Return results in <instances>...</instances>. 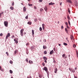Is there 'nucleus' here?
I'll use <instances>...</instances> for the list:
<instances>
[{
	"mask_svg": "<svg viewBox=\"0 0 78 78\" xmlns=\"http://www.w3.org/2000/svg\"><path fill=\"white\" fill-rule=\"evenodd\" d=\"M23 31H24L23 29H21L20 30V35L21 36H23Z\"/></svg>",
	"mask_w": 78,
	"mask_h": 78,
	"instance_id": "obj_1",
	"label": "nucleus"
},
{
	"mask_svg": "<svg viewBox=\"0 0 78 78\" xmlns=\"http://www.w3.org/2000/svg\"><path fill=\"white\" fill-rule=\"evenodd\" d=\"M4 25H5V27H8V25L9 23L8 22V21H4Z\"/></svg>",
	"mask_w": 78,
	"mask_h": 78,
	"instance_id": "obj_2",
	"label": "nucleus"
},
{
	"mask_svg": "<svg viewBox=\"0 0 78 78\" xmlns=\"http://www.w3.org/2000/svg\"><path fill=\"white\" fill-rule=\"evenodd\" d=\"M43 70H45V71L48 73V69L47 68V67H46V66H44V68H43Z\"/></svg>",
	"mask_w": 78,
	"mask_h": 78,
	"instance_id": "obj_3",
	"label": "nucleus"
},
{
	"mask_svg": "<svg viewBox=\"0 0 78 78\" xmlns=\"http://www.w3.org/2000/svg\"><path fill=\"white\" fill-rule=\"evenodd\" d=\"M10 33H8L7 34V35L6 36V37L5 39H8V37H10Z\"/></svg>",
	"mask_w": 78,
	"mask_h": 78,
	"instance_id": "obj_4",
	"label": "nucleus"
},
{
	"mask_svg": "<svg viewBox=\"0 0 78 78\" xmlns=\"http://www.w3.org/2000/svg\"><path fill=\"white\" fill-rule=\"evenodd\" d=\"M23 11L24 12H26L27 9L25 7H23Z\"/></svg>",
	"mask_w": 78,
	"mask_h": 78,
	"instance_id": "obj_5",
	"label": "nucleus"
},
{
	"mask_svg": "<svg viewBox=\"0 0 78 78\" xmlns=\"http://www.w3.org/2000/svg\"><path fill=\"white\" fill-rule=\"evenodd\" d=\"M66 1L68 3H72V1H70V0H66Z\"/></svg>",
	"mask_w": 78,
	"mask_h": 78,
	"instance_id": "obj_6",
	"label": "nucleus"
},
{
	"mask_svg": "<svg viewBox=\"0 0 78 78\" xmlns=\"http://www.w3.org/2000/svg\"><path fill=\"white\" fill-rule=\"evenodd\" d=\"M48 8L46 6H45L44 7V9H45V11H47V10Z\"/></svg>",
	"mask_w": 78,
	"mask_h": 78,
	"instance_id": "obj_7",
	"label": "nucleus"
},
{
	"mask_svg": "<svg viewBox=\"0 0 78 78\" xmlns=\"http://www.w3.org/2000/svg\"><path fill=\"white\" fill-rule=\"evenodd\" d=\"M55 3H52V2H51L49 3V5H54Z\"/></svg>",
	"mask_w": 78,
	"mask_h": 78,
	"instance_id": "obj_8",
	"label": "nucleus"
},
{
	"mask_svg": "<svg viewBox=\"0 0 78 78\" xmlns=\"http://www.w3.org/2000/svg\"><path fill=\"white\" fill-rule=\"evenodd\" d=\"M42 28L43 29V30H44L45 29V27H44L45 24H42Z\"/></svg>",
	"mask_w": 78,
	"mask_h": 78,
	"instance_id": "obj_9",
	"label": "nucleus"
},
{
	"mask_svg": "<svg viewBox=\"0 0 78 78\" xmlns=\"http://www.w3.org/2000/svg\"><path fill=\"white\" fill-rule=\"evenodd\" d=\"M29 62L30 64H33V62L31 60H29Z\"/></svg>",
	"mask_w": 78,
	"mask_h": 78,
	"instance_id": "obj_10",
	"label": "nucleus"
},
{
	"mask_svg": "<svg viewBox=\"0 0 78 78\" xmlns=\"http://www.w3.org/2000/svg\"><path fill=\"white\" fill-rule=\"evenodd\" d=\"M53 52H54V51L53 50H52V51H51L50 53V55H52Z\"/></svg>",
	"mask_w": 78,
	"mask_h": 78,
	"instance_id": "obj_11",
	"label": "nucleus"
},
{
	"mask_svg": "<svg viewBox=\"0 0 78 78\" xmlns=\"http://www.w3.org/2000/svg\"><path fill=\"white\" fill-rule=\"evenodd\" d=\"M43 58L44 59V60H47V58L46 57H43Z\"/></svg>",
	"mask_w": 78,
	"mask_h": 78,
	"instance_id": "obj_12",
	"label": "nucleus"
},
{
	"mask_svg": "<svg viewBox=\"0 0 78 78\" xmlns=\"http://www.w3.org/2000/svg\"><path fill=\"white\" fill-rule=\"evenodd\" d=\"M58 71V69L57 68H55V73H57V72Z\"/></svg>",
	"mask_w": 78,
	"mask_h": 78,
	"instance_id": "obj_13",
	"label": "nucleus"
},
{
	"mask_svg": "<svg viewBox=\"0 0 78 78\" xmlns=\"http://www.w3.org/2000/svg\"><path fill=\"white\" fill-rule=\"evenodd\" d=\"M65 30L66 31V33H68L69 32V31H68L67 30V28H65Z\"/></svg>",
	"mask_w": 78,
	"mask_h": 78,
	"instance_id": "obj_14",
	"label": "nucleus"
},
{
	"mask_svg": "<svg viewBox=\"0 0 78 78\" xmlns=\"http://www.w3.org/2000/svg\"><path fill=\"white\" fill-rule=\"evenodd\" d=\"M27 24H28L29 25H31L32 24V22H28L27 23Z\"/></svg>",
	"mask_w": 78,
	"mask_h": 78,
	"instance_id": "obj_15",
	"label": "nucleus"
},
{
	"mask_svg": "<svg viewBox=\"0 0 78 78\" xmlns=\"http://www.w3.org/2000/svg\"><path fill=\"white\" fill-rule=\"evenodd\" d=\"M14 41L15 42L16 44H17L18 42V40H16V39H14Z\"/></svg>",
	"mask_w": 78,
	"mask_h": 78,
	"instance_id": "obj_16",
	"label": "nucleus"
},
{
	"mask_svg": "<svg viewBox=\"0 0 78 78\" xmlns=\"http://www.w3.org/2000/svg\"><path fill=\"white\" fill-rule=\"evenodd\" d=\"M4 12H2V13H0V17H1V16H2V15H2H3Z\"/></svg>",
	"mask_w": 78,
	"mask_h": 78,
	"instance_id": "obj_17",
	"label": "nucleus"
},
{
	"mask_svg": "<svg viewBox=\"0 0 78 78\" xmlns=\"http://www.w3.org/2000/svg\"><path fill=\"white\" fill-rule=\"evenodd\" d=\"M10 9L11 10H13L14 9V8L13 7L11 6L10 8Z\"/></svg>",
	"mask_w": 78,
	"mask_h": 78,
	"instance_id": "obj_18",
	"label": "nucleus"
},
{
	"mask_svg": "<svg viewBox=\"0 0 78 78\" xmlns=\"http://www.w3.org/2000/svg\"><path fill=\"white\" fill-rule=\"evenodd\" d=\"M32 34L33 36H34V30H32Z\"/></svg>",
	"mask_w": 78,
	"mask_h": 78,
	"instance_id": "obj_19",
	"label": "nucleus"
},
{
	"mask_svg": "<svg viewBox=\"0 0 78 78\" xmlns=\"http://www.w3.org/2000/svg\"><path fill=\"white\" fill-rule=\"evenodd\" d=\"M47 47L46 46H44V45L43 46V48H44V49H46V48H47Z\"/></svg>",
	"mask_w": 78,
	"mask_h": 78,
	"instance_id": "obj_20",
	"label": "nucleus"
},
{
	"mask_svg": "<svg viewBox=\"0 0 78 78\" xmlns=\"http://www.w3.org/2000/svg\"><path fill=\"white\" fill-rule=\"evenodd\" d=\"M73 36H71L70 37V39H71V40L72 41L73 39Z\"/></svg>",
	"mask_w": 78,
	"mask_h": 78,
	"instance_id": "obj_21",
	"label": "nucleus"
},
{
	"mask_svg": "<svg viewBox=\"0 0 78 78\" xmlns=\"http://www.w3.org/2000/svg\"><path fill=\"white\" fill-rule=\"evenodd\" d=\"M72 42L73 43L74 42H75V40L74 39V38L73 37V39H72Z\"/></svg>",
	"mask_w": 78,
	"mask_h": 78,
	"instance_id": "obj_22",
	"label": "nucleus"
},
{
	"mask_svg": "<svg viewBox=\"0 0 78 78\" xmlns=\"http://www.w3.org/2000/svg\"><path fill=\"white\" fill-rule=\"evenodd\" d=\"M12 6H13L14 5V2H12Z\"/></svg>",
	"mask_w": 78,
	"mask_h": 78,
	"instance_id": "obj_23",
	"label": "nucleus"
},
{
	"mask_svg": "<svg viewBox=\"0 0 78 78\" xmlns=\"http://www.w3.org/2000/svg\"><path fill=\"white\" fill-rule=\"evenodd\" d=\"M77 4H78V2H77V1H76V4H75V5H76V6H78Z\"/></svg>",
	"mask_w": 78,
	"mask_h": 78,
	"instance_id": "obj_24",
	"label": "nucleus"
},
{
	"mask_svg": "<svg viewBox=\"0 0 78 78\" xmlns=\"http://www.w3.org/2000/svg\"><path fill=\"white\" fill-rule=\"evenodd\" d=\"M18 52V50H16V51H15V52H14V53L15 54H17V53Z\"/></svg>",
	"mask_w": 78,
	"mask_h": 78,
	"instance_id": "obj_25",
	"label": "nucleus"
},
{
	"mask_svg": "<svg viewBox=\"0 0 78 78\" xmlns=\"http://www.w3.org/2000/svg\"><path fill=\"white\" fill-rule=\"evenodd\" d=\"M39 76L40 78H42V76L41 74H39Z\"/></svg>",
	"mask_w": 78,
	"mask_h": 78,
	"instance_id": "obj_26",
	"label": "nucleus"
},
{
	"mask_svg": "<svg viewBox=\"0 0 78 78\" xmlns=\"http://www.w3.org/2000/svg\"><path fill=\"white\" fill-rule=\"evenodd\" d=\"M76 72V71L75 70H74V69H73V70H72V72L73 73H75Z\"/></svg>",
	"mask_w": 78,
	"mask_h": 78,
	"instance_id": "obj_27",
	"label": "nucleus"
},
{
	"mask_svg": "<svg viewBox=\"0 0 78 78\" xmlns=\"http://www.w3.org/2000/svg\"><path fill=\"white\" fill-rule=\"evenodd\" d=\"M44 54L45 55H46V54H47V52L46 51H44Z\"/></svg>",
	"mask_w": 78,
	"mask_h": 78,
	"instance_id": "obj_28",
	"label": "nucleus"
},
{
	"mask_svg": "<svg viewBox=\"0 0 78 78\" xmlns=\"http://www.w3.org/2000/svg\"><path fill=\"white\" fill-rule=\"evenodd\" d=\"M10 73L12 74L13 73V71H12V70H10Z\"/></svg>",
	"mask_w": 78,
	"mask_h": 78,
	"instance_id": "obj_29",
	"label": "nucleus"
},
{
	"mask_svg": "<svg viewBox=\"0 0 78 78\" xmlns=\"http://www.w3.org/2000/svg\"><path fill=\"white\" fill-rule=\"evenodd\" d=\"M68 12H69V14H70V9H68Z\"/></svg>",
	"mask_w": 78,
	"mask_h": 78,
	"instance_id": "obj_30",
	"label": "nucleus"
},
{
	"mask_svg": "<svg viewBox=\"0 0 78 78\" xmlns=\"http://www.w3.org/2000/svg\"><path fill=\"white\" fill-rule=\"evenodd\" d=\"M42 28H41V27H40V30L41 31H42Z\"/></svg>",
	"mask_w": 78,
	"mask_h": 78,
	"instance_id": "obj_31",
	"label": "nucleus"
},
{
	"mask_svg": "<svg viewBox=\"0 0 78 78\" xmlns=\"http://www.w3.org/2000/svg\"><path fill=\"white\" fill-rule=\"evenodd\" d=\"M42 65L43 66H44L45 65L44 62H43V63H42Z\"/></svg>",
	"mask_w": 78,
	"mask_h": 78,
	"instance_id": "obj_32",
	"label": "nucleus"
},
{
	"mask_svg": "<svg viewBox=\"0 0 78 78\" xmlns=\"http://www.w3.org/2000/svg\"><path fill=\"white\" fill-rule=\"evenodd\" d=\"M67 17V18L68 19V20H69V19H70V17L69 16H68Z\"/></svg>",
	"mask_w": 78,
	"mask_h": 78,
	"instance_id": "obj_33",
	"label": "nucleus"
},
{
	"mask_svg": "<svg viewBox=\"0 0 78 78\" xmlns=\"http://www.w3.org/2000/svg\"><path fill=\"white\" fill-rule=\"evenodd\" d=\"M64 45L67 46V44H66V43H64Z\"/></svg>",
	"mask_w": 78,
	"mask_h": 78,
	"instance_id": "obj_34",
	"label": "nucleus"
},
{
	"mask_svg": "<svg viewBox=\"0 0 78 78\" xmlns=\"http://www.w3.org/2000/svg\"><path fill=\"white\" fill-rule=\"evenodd\" d=\"M76 53L77 57V58H78V51H76Z\"/></svg>",
	"mask_w": 78,
	"mask_h": 78,
	"instance_id": "obj_35",
	"label": "nucleus"
},
{
	"mask_svg": "<svg viewBox=\"0 0 78 78\" xmlns=\"http://www.w3.org/2000/svg\"><path fill=\"white\" fill-rule=\"evenodd\" d=\"M28 5L29 6H32L33 5L32 4H29Z\"/></svg>",
	"mask_w": 78,
	"mask_h": 78,
	"instance_id": "obj_36",
	"label": "nucleus"
},
{
	"mask_svg": "<svg viewBox=\"0 0 78 78\" xmlns=\"http://www.w3.org/2000/svg\"><path fill=\"white\" fill-rule=\"evenodd\" d=\"M40 10H41V11H43V9H42V8H41L40 9Z\"/></svg>",
	"mask_w": 78,
	"mask_h": 78,
	"instance_id": "obj_37",
	"label": "nucleus"
},
{
	"mask_svg": "<svg viewBox=\"0 0 78 78\" xmlns=\"http://www.w3.org/2000/svg\"><path fill=\"white\" fill-rule=\"evenodd\" d=\"M10 63H11V64H12V63H13V62L12 61H10Z\"/></svg>",
	"mask_w": 78,
	"mask_h": 78,
	"instance_id": "obj_38",
	"label": "nucleus"
},
{
	"mask_svg": "<svg viewBox=\"0 0 78 78\" xmlns=\"http://www.w3.org/2000/svg\"><path fill=\"white\" fill-rule=\"evenodd\" d=\"M26 19H28V15H27V16H26Z\"/></svg>",
	"mask_w": 78,
	"mask_h": 78,
	"instance_id": "obj_39",
	"label": "nucleus"
},
{
	"mask_svg": "<svg viewBox=\"0 0 78 78\" xmlns=\"http://www.w3.org/2000/svg\"><path fill=\"white\" fill-rule=\"evenodd\" d=\"M53 59H54V61H53V62H54V63H56V62L55 61V58H54Z\"/></svg>",
	"mask_w": 78,
	"mask_h": 78,
	"instance_id": "obj_40",
	"label": "nucleus"
},
{
	"mask_svg": "<svg viewBox=\"0 0 78 78\" xmlns=\"http://www.w3.org/2000/svg\"><path fill=\"white\" fill-rule=\"evenodd\" d=\"M68 23L69 25H70V23L69 20H68Z\"/></svg>",
	"mask_w": 78,
	"mask_h": 78,
	"instance_id": "obj_41",
	"label": "nucleus"
},
{
	"mask_svg": "<svg viewBox=\"0 0 78 78\" xmlns=\"http://www.w3.org/2000/svg\"><path fill=\"white\" fill-rule=\"evenodd\" d=\"M1 71H2V72H3L4 71V69H3V68H2V69H1Z\"/></svg>",
	"mask_w": 78,
	"mask_h": 78,
	"instance_id": "obj_42",
	"label": "nucleus"
},
{
	"mask_svg": "<svg viewBox=\"0 0 78 78\" xmlns=\"http://www.w3.org/2000/svg\"><path fill=\"white\" fill-rule=\"evenodd\" d=\"M6 54L8 56H9V54L8 52H6Z\"/></svg>",
	"mask_w": 78,
	"mask_h": 78,
	"instance_id": "obj_43",
	"label": "nucleus"
},
{
	"mask_svg": "<svg viewBox=\"0 0 78 78\" xmlns=\"http://www.w3.org/2000/svg\"><path fill=\"white\" fill-rule=\"evenodd\" d=\"M26 62H28V58H26Z\"/></svg>",
	"mask_w": 78,
	"mask_h": 78,
	"instance_id": "obj_44",
	"label": "nucleus"
},
{
	"mask_svg": "<svg viewBox=\"0 0 78 78\" xmlns=\"http://www.w3.org/2000/svg\"><path fill=\"white\" fill-rule=\"evenodd\" d=\"M65 24H66V25H68V23L67 22H65Z\"/></svg>",
	"mask_w": 78,
	"mask_h": 78,
	"instance_id": "obj_45",
	"label": "nucleus"
},
{
	"mask_svg": "<svg viewBox=\"0 0 78 78\" xmlns=\"http://www.w3.org/2000/svg\"><path fill=\"white\" fill-rule=\"evenodd\" d=\"M37 21V19H35V22H36V21Z\"/></svg>",
	"mask_w": 78,
	"mask_h": 78,
	"instance_id": "obj_46",
	"label": "nucleus"
},
{
	"mask_svg": "<svg viewBox=\"0 0 78 78\" xmlns=\"http://www.w3.org/2000/svg\"><path fill=\"white\" fill-rule=\"evenodd\" d=\"M76 45H73V47L76 48Z\"/></svg>",
	"mask_w": 78,
	"mask_h": 78,
	"instance_id": "obj_47",
	"label": "nucleus"
},
{
	"mask_svg": "<svg viewBox=\"0 0 78 78\" xmlns=\"http://www.w3.org/2000/svg\"><path fill=\"white\" fill-rule=\"evenodd\" d=\"M0 36H3V34H2V33H1V34H0Z\"/></svg>",
	"mask_w": 78,
	"mask_h": 78,
	"instance_id": "obj_48",
	"label": "nucleus"
},
{
	"mask_svg": "<svg viewBox=\"0 0 78 78\" xmlns=\"http://www.w3.org/2000/svg\"><path fill=\"white\" fill-rule=\"evenodd\" d=\"M69 70H70V71H71V70H72V68H69Z\"/></svg>",
	"mask_w": 78,
	"mask_h": 78,
	"instance_id": "obj_49",
	"label": "nucleus"
},
{
	"mask_svg": "<svg viewBox=\"0 0 78 78\" xmlns=\"http://www.w3.org/2000/svg\"><path fill=\"white\" fill-rule=\"evenodd\" d=\"M39 1L41 2H42V0H39Z\"/></svg>",
	"mask_w": 78,
	"mask_h": 78,
	"instance_id": "obj_50",
	"label": "nucleus"
},
{
	"mask_svg": "<svg viewBox=\"0 0 78 78\" xmlns=\"http://www.w3.org/2000/svg\"><path fill=\"white\" fill-rule=\"evenodd\" d=\"M63 28H64V27H63V26H61V28H62V29H63Z\"/></svg>",
	"mask_w": 78,
	"mask_h": 78,
	"instance_id": "obj_51",
	"label": "nucleus"
},
{
	"mask_svg": "<svg viewBox=\"0 0 78 78\" xmlns=\"http://www.w3.org/2000/svg\"><path fill=\"white\" fill-rule=\"evenodd\" d=\"M65 54H63V55H62V57H64V56H65Z\"/></svg>",
	"mask_w": 78,
	"mask_h": 78,
	"instance_id": "obj_52",
	"label": "nucleus"
},
{
	"mask_svg": "<svg viewBox=\"0 0 78 78\" xmlns=\"http://www.w3.org/2000/svg\"><path fill=\"white\" fill-rule=\"evenodd\" d=\"M34 9H37V7L36 6H34Z\"/></svg>",
	"mask_w": 78,
	"mask_h": 78,
	"instance_id": "obj_53",
	"label": "nucleus"
},
{
	"mask_svg": "<svg viewBox=\"0 0 78 78\" xmlns=\"http://www.w3.org/2000/svg\"><path fill=\"white\" fill-rule=\"evenodd\" d=\"M44 62H45V63H47V60H44Z\"/></svg>",
	"mask_w": 78,
	"mask_h": 78,
	"instance_id": "obj_54",
	"label": "nucleus"
},
{
	"mask_svg": "<svg viewBox=\"0 0 78 78\" xmlns=\"http://www.w3.org/2000/svg\"><path fill=\"white\" fill-rule=\"evenodd\" d=\"M28 49H26V53H27V52H28Z\"/></svg>",
	"mask_w": 78,
	"mask_h": 78,
	"instance_id": "obj_55",
	"label": "nucleus"
},
{
	"mask_svg": "<svg viewBox=\"0 0 78 78\" xmlns=\"http://www.w3.org/2000/svg\"><path fill=\"white\" fill-rule=\"evenodd\" d=\"M67 28H68V29H69L70 27H69V26H68V25Z\"/></svg>",
	"mask_w": 78,
	"mask_h": 78,
	"instance_id": "obj_56",
	"label": "nucleus"
},
{
	"mask_svg": "<svg viewBox=\"0 0 78 78\" xmlns=\"http://www.w3.org/2000/svg\"><path fill=\"white\" fill-rule=\"evenodd\" d=\"M1 69H2V67L1 66H0V70H1Z\"/></svg>",
	"mask_w": 78,
	"mask_h": 78,
	"instance_id": "obj_57",
	"label": "nucleus"
},
{
	"mask_svg": "<svg viewBox=\"0 0 78 78\" xmlns=\"http://www.w3.org/2000/svg\"><path fill=\"white\" fill-rule=\"evenodd\" d=\"M74 78H77V77L76 76H74Z\"/></svg>",
	"mask_w": 78,
	"mask_h": 78,
	"instance_id": "obj_58",
	"label": "nucleus"
},
{
	"mask_svg": "<svg viewBox=\"0 0 78 78\" xmlns=\"http://www.w3.org/2000/svg\"><path fill=\"white\" fill-rule=\"evenodd\" d=\"M13 37H14V36L12 35V37L13 38Z\"/></svg>",
	"mask_w": 78,
	"mask_h": 78,
	"instance_id": "obj_59",
	"label": "nucleus"
},
{
	"mask_svg": "<svg viewBox=\"0 0 78 78\" xmlns=\"http://www.w3.org/2000/svg\"><path fill=\"white\" fill-rule=\"evenodd\" d=\"M75 69L76 70H77V67H75Z\"/></svg>",
	"mask_w": 78,
	"mask_h": 78,
	"instance_id": "obj_60",
	"label": "nucleus"
},
{
	"mask_svg": "<svg viewBox=\"0 0 78 78\" xmlns=\"http://www.w3.org/2000/svg\"><path fill=\"white\" fill-rule=\"evenodd\" d=\"M62 4V2H61V3H60V5H61Z\"/></svg>",
	"mask_w": 78,
	"mask_h": 78,
	"instance_id": "obj_61",
	"label": "nucleus"
},
{
	"mask_svg": "<svg viewBox=\"0 0 78 78\" xmlns=\"http://www.w3.org/2000/svg\"><path fill=\"white\" fill-rule=\"evenodd\" d=\"M53 49H54V51H55V48H54Z\"/></svg>",
	"mask_w": 78,
	"mask_h": 78,
	"instance_id": "obj_62",
	"label": "nucleus"
},
{
	"mask_svg": "<svg viewBox=\"0 0 78 78\" xmlns=\"http://www.w3.org/2000/svg\"><path fill=\"white\" fill-rule=\"evenodd\" d=\"M67 41H68V42H69V40H68V39H67Z\"/></svg>",
	"mask_w": 78,
	"mask_h": 78,
	"instance_id": "obj_63",
	"label": "nucleus"
},
{
	"mask_svg": "<svg viewBox=\"0 0 78 78\" xmlns=\"http://www.w3.org/2000/svg\"><path fill=\"white\" fill-rule=\"evenodd\" d=\"M29 78H32V77L31 76H29Z\"/></svg>",
	"mask_w": 78,
	"mask_h": 78,
	"instance_id": "obj_64",
	"label": "nucleus"
}]
</instances>
